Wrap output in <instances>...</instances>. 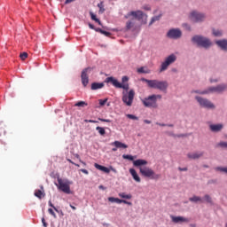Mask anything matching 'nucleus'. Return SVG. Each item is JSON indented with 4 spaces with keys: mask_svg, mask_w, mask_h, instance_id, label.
Wrapping results in <instances>:
<instances>
[{
    "mask_svg": "<svg viewBox=\"0 0 227 227\" xmlns=\"http://www.w3.org/2000/svg\"><path fill=\"white\" fill-rule=\"evenodd\" d=\"M88 106V103L84 101H78L76 104H74L75 107H86Z\"/></svg>",
    "mask_w": 227,
    "mask_h": 227,
    "instance_id": "7c9ffc66",
    "label": "nucleus"
},
{
    "mask_svg": "<svg viewBox=\"0 0 227 227\" xmlns=\"http://www.w3.org/2000/svg\"><path fill=\"white\" fill-rule=\"evenodd\" d=\"M89 27L90 29H94V31H97V27H95V26H93V24H91V23H89Z\"/></svg>",
    "mask_w": 227,
    "mask_h": 227,
    "instance_id": "8fccbe9b",
    "label": "nucleus"
},
{
    "mask_svg": "<svg viewBox=\"0 0 227 227\" xmlns=\"http://www.w3.org/2000/svg\"><path fill=\"white\" fill-rule=\"evenodd\" d=\"M85 123H98V121L84 120Z\"/></svg>",
    "mask_w": 227,
    "mask_h": 227,
    "instance_id": "a18cd8bd",
    "label": "nucleus"
},
{
    "mask_svg": "<svg viewBox=\"0 0 227 227\" xmlns=\"http://www.w3.org/2000/svg\"><path fill=\"white\" fill-rule=\"evenodd\" d=\"M91 72V67H87L82 71L81 79H82V84L86 88L90 82V77L88 76V74Z\"/></svg>",
    "mask_w": 227,
    "mask_h": 227,
    "instance_id": "9d476101",
    "label": "nucleus"
},
{
    "mask_svg": "<svg viewBox=\"0 0 227 227\" xmlns=\"http://www.w3.org/2000/svg\"><path fill=\"white\" fill-rule=\"evenodd\" d=\"M94 168H96V169H98L99 171H103L104 173H111V170L107 167H104L98 163L94 164Z\"/></svg>",
    "mask_w": 227,
    "mask_h": 227,
    "instance_id": "aec40b11",
    "label": "nucleus"
},
{
    "mask_svg": "<svg viewBox=\"0 0 227 227\" xmlns=\"http://www.w3.org/2000/svg\"><path fill=\"white\" fill-rule=\"evenodd\" d=\"M53 210H55V212H58V214H59V210L57 209V207H53Z\"/></svg>",
    "mask_w": 227,
    "mask_h": 227,
    "instance_id": "680f3d73",
    "label": "nucleus"
},
{
    "mask_svg": "<svg viewBox=\"0 0 227 227\" xmlns=\"http://www.w3.org/2000/svg\"><path fill=\"white\" fill-rule=\"evenodd\" d=\"M130 17H134V19H137V20H143V17H145V13L143 11H132L127 13V15L124 16L125 19H130Z\"/></svg>",
    "mask_w": 227,
    "mask_h": 227,
    "instance_id": "9b49d317",
    "label": "nucleus"
},
{
    "mask_svg": "<svg viewBox=\"0 0 227 227\" xmlns=\"http://www.w3.org/2000/svg\"><path fill=\"white\" fill-rule=\"evenodd\" d=\"M156 125H159L160 127H167V124L156 122Z\"/></svg>",
    "mask_w": 227,
    "mask_h": 227,
    "instance_id": "864d4df0",
    "label": "nucleus"
},
{
    "mask_svg": "<svg viewBox=\"0 0 227 227\" xmlns=\"http://www.w3.org/2000/svg\"><path fill=\"white\" fill-rule=\"evenodd\" d=\"M99 189L104 190V189H106V188L104 187V185H99Z\"/></svg>",
    "mask_w": 227,
    "mask_h": 227,
    "instance_id": "e2e57ef3",
    "label": "nucleus"
},
{
    "mask_svg": "<svg viewBox=\"0 0 227 227\" xmlns=\"http://www.w3.org/2000/svg\"><path fill=\"white\" fill-rule=\"evenodd\" d=\"M127 118H129V120H139V118L134 114H128Z\"/></svg>",
    "mask_w": 227,
    "mask_h": 227,
    "instance_id": "a19ab883",
    "label": "nucleus"
},
{
    "mask_svg": "<svg viewBox=\"0 0 227 227\" xmlns=\"http://www.w3.org/2000/svg\"><path fill=\"white\" fill-rule=\"evenodd\" d=\"M129 173L135 182H137L138 184L141 182V177H139V175H137V172L134 168H129Z\"/></svg>",
    "mask_w": 227,
    "mask_h": 227,
    "instance_id": "f3484780",
    "label": "nucleus"
},
{
    "mask_svg": "<svg viewBox=\"0 0 227 227\" xmlns=\"http://www.w3.org/2000/svg\"><path fill=\"white\" fill-rule=\"evenodd\" d=\"M216 171H222L223 173H227V168H221V167H217Z\"/></svg>",
    "mask_w": 227,
    "mask_h": 227,
    "instance_id": "79ce46f5",
    "label": "nucleus"
},
{
    "mask_svg": "<svg viewBox=\"0 0 227 227\" xmlns=\"http://www.w3.org/2000/svg\"><path fill=\"white\" fill-rule=\"evenodd\" d=\"M98 7L99 8V13H104V12H106V9L104 8V2L98 4Z\"/></svg>",
    "mask_w": 227,
    "mask_h": 227,
    "instance_id": "473e14b6",
    "label": "nucleus"
},
{
    "mask_svg": "<svg viewBox=\"0 0 227 227\" xmlns=\"http://www.w3.org/2000/svg\"><path fill=\"white\" fill-rule=\"evenodd\" d=\"M172 223H175L176 224H178V223H189V218H185L184 216H170Z\"/></svg>",
    "mask_w": 227,
    "mask_h": 227,
    "instance_id": "2eb2a0df",
    "label": "nucleus"
},
{
    "mask_svg": "<svg viewBox=\"0 0 227 227\" xmlns=\"http://www.w3.org/2000/svg\"><path fill=\"white\" fill-rule=\"evenodd\" d=\"M167 127H173V124H167Z\"/></svg>",
    "mask_w": 227,
    "mask_h": 227,
    "instance_id": "774afa93",
    "label": "nucleus"
},
{
    "mask_svg": "<svg viewBox=\"0 0 227 227\" xmlns=\"http://www.w3.org/2000/svg\"><path fill=\"white\" fill-rule=\"evenodd\" d=\"M90 14L92 20H95V22H98L99 26H102V22L97 18V15H95L93 12H90Z\"/></svg>",
    "mask_w": 227,
    "mask_h": 227,
    "instance_id": "cd10ccee",
    "label": "nucleus"
},
{
    "mask_svg": "<svg viewBox=\"0 0 227 227\" xmlns=\"http://www.w3.org/2000/svg\"><path fill=\"white\" fill-rule=\"evenodd\" d=\"M190 19L193 22H201V21L205 20V15L201 14L196 11H193L190 14Z\"/></svg>",
    "mask_w": 227,
    "mask_h": 227,
    "instance_id": "ddd939ff",
    "label": "nucleus"
},
{
    "mask_svg": "<svg viewBox=\"0 0 227 227\" xmlns=\"http://www.w3.org/2000/svg\"><path fill=\"white\" fill-rule=\"evenodd\" d=\"M58 189H59V191H62V192H65V194H70V192H72L70 191V186L72 185V184H74V182L68 180L67 178H58Z\"/></svg>",
    "mask_w": 227,
    "mask_h": 227,
    "instance_id": "39448f33",
    "label": "nucleus"
},
{
    "mask_svg": "<svg viewBox=\"0 0 227 227\" xmlns=\"http://www.w3.org/2000/svg\"><path fill=\"white\" fill-rule=\"evenodd\" d=\"M75 0H66L65 4H70V3H74Z\"/></svg>",
    "mask_w": 227,
    "mask_h": 227,
    "instance_id": "5fc2aeb1",
    "label": "nucleus"
},
{
    "mask_svg": "<svg viewBox=\"0 0 227 227\" xmlns=\"http://www.w3.org/2000/svg\"><path fill=\"white\" fill-rule=\"evenodd\" d=\"M192 42L197 43L199 47H204V49H208L212 45L210 40L207 37H203L201 35H195L192 38Z\"/></svg>",
    "mask_w": 227,
    "mask_h": 227,
    "instance_id": "423d86ee",
    "label": "nucleus"
},
{
    "mask_svg": "<svg viewBox=\"0 0 227 227\" xmlns=\"http://www.w3.org/2000/svg\"><path fill=\"white\" fill-rule=\"evenodd\" d=\"M111 145L112 146H115L116 148H123L124 150L129 148V145H127V144L121 143L120 141H114Z\"/></svg>",
    "mask_w": 227,
    "mask_h": 227,
    "instance_id": "6ab92c4d",
    "label": "nucleus"
},
{
    "mask_svg": "<svg viewBox=\"0 0 227 227\" xmlns=\"http://www.w3.org/2000/svg\"><path fill=\"white\" fill-rule=\"evenodd\" d=\"M98 102H99V106H101V107H103V106H104L105 104H107V98L99 99Z\"/></svg>",
    "mask_w": 227,
    "mask_h": 227,
    "instance_id": "4c0bfd02",
    "label": "nucleus"
},
{
    "mask_svg": "<svg viewBox=\"0 0 227 227\" xmlns=\"http://www.w3.org/2000/svg\"><path fill=\"white\" fill-rule=\"evenodd\" d=\"M138 74H150L152 71L148 67H141L137 69Z\"/></svg>",
    "mask_w": 227,
    "mask_h": 227,
    "instance_id": "b1692460",
    "label": "nucleus"
},
{
    "mask_svg": "<svg viewBox=\"0 0 227 227\" xmlns=\"http://www.w3.org/2000/svg\"><path fill=\"white\" fill-rule=\"evenodd\" d=\"M105 82H111L113 86H114V88L124 90L122 91V102L123 104L128 106V107H130V106H132V102H134V97H136V91H134V90L132 89L129 91V83H121L113 76L107 77Z\"/></svg>",
    "mask_w": 227,
    "mask_h": 227,
    "instance_id": "f257e3e1",
    "label": "nucleus"
},
{
    "mask_svg": "<svg viewBox=\"0 0 227 227\" xmlns=\"http://www.w3.org/2000/svg\"><path fill=\"white\" fill-rule=\"evenodd\" d=\"M76 159H81V157L79 156V154H75Z\"/></svg>",
    "mask_w": 227,
    "mask_h": 227,
    "instance_id": "338daca9",
    "label": "nucleus"
},
{
    "mask_svg": "<svg viewBox=\"0 0 227 227\" xmlns=\"http://www.w3.org/2000/svg\"><path fill=\"white\" fill-rule=\"evenodd\" d=\"M213 35H214V36H222L223 32H221V30L213 29Z\"/></svg>",
    "mask_w": 227,
    "mask_h": 227,
    "instance_id": "f704fd0d",
    "label": "nucleus"
},
{
    "mask_svg": "<svg viewBox=\"0 0 227 227\" xmlns=\"http://www.w3.org/2000/svg\"><path fill=\"white\" fill-rule=\"evenodd\" d=\"M96 130H98V134H99L100 136H106V129H105L104 128H102V127H100V126H98V127L96 128Z\"/></svg>",
    "mask_w": 227,
    "mask_h": 227,
    "instance_id": "c756f323",
    "label": "nucleus"
},
{
    "mask_svg": "<svg viewBox=\"0 0 227 227\" xmlns=\"http://www.w3.org/2000/svg\"><path fill=\"white\" fill-rule=\"evenodd\" d=\"M183 27H184V29H186V31H191V26H189V24H187V23H184Z\"/></svg>",
    "mask_w": 227,
    "mask_h": 227,
    "instance_id": "c03bdc74",
    "label": "nucleus"
},
{
    "mask_svg": "<svg viewBox=\"0 0 227 227\" xmlns=\"http://www.w3.org/2000/svg\"><path fill=\"white\" fill-rule=\"evenodd\" d=\"M48 212L51 215H52V217H54V219L58 217V215H56V213H54V210L52 208H49Z\"/></svg>",
    "mask_w": 227,
    "mask_h": 227,
    "instance_id": "e433bc0d",
    "label": "nucleus"
},
{
    "mask_svg": "<svg viewBox=\"0 0 227 227\" xmlns=\"http://www.w3.org/2000/svg\"><path fill=\"white\" fill-rule=\"evenodd\" d=\"M160 98H162L160 94H153L142 99V104L145 106V107H152L153 109H157V107H159L157 100H160Z\"/></svg>",
    "mask_w": 227,
    "mask_h": 227,
    "instance_id": "20e7f679",
    "label": "nucleus"
},
{
    "mask_svg": "<svg viewBox=\"0 0 227 227\" xmlns=\"http://www.w3.org/2000/svg\"><path fill=\"white\" fill-rule=\"evenodd\" d=\"M143 10H145L146 12H150V10H152V8L150 7V5H144Z\"/></svg>",
    "mask_w": 227,
    "mask_h": 227,
    "instance_id": "de8ad7c7",
    "label": "nucleus"
},
{
    "mask_svg": "<svg viewBox=\"0 0 227 227\" xmlns=\"http://www.w3.org/2000/svg\"><path fill=\"white\" fill-rule=\"evenodd\" d=\"M195 100L199 102L200 107H204L205 109H215V105L205 98L196 96Z\"/></svg>",
    "mask_w": 227,
    "mask_h": 227,
    "instance_id": "6e6552de",
    "label": "nucleus"
},
{
    "mask_svg": "<svg viewBox=\"0 0 227 227\" xmlns=\"http://www.w3.org/2000/svg\"><path fill=\"white\" fill-rule=\"evenodd\" d=\"M35 196L36 198H39V200H42V196H43V192H42V190H36L35 192Z\"/></svg>",
    "mask_w": 227,
    "mask_h": 227,
    "instance_id": "2f4dec72",
    "label": "nucleus"
},
{
    "mask_svg": "<svg viewBox=\"0 0 227 227\" xmlns=\"http://www.w3.org/2000/svg\"><path fill=\"white\" fill-rule=\"evenodd\" d=\"M67 162H70V164H75V162H74L72 160L70 159H67Z\"/></svg>",
    "mask_w": 227,
    "mask_h": 227,
    "instance_id": "13d9d810",
    "label": "nucleus"
},
{
    "mask_svg": "<svg viewBox=\"0 0 227 227\" xmlns=\"http://www.w3.org/2000/svg\"><path fill=\"white\" fill-rule=\"evenodd\" d=\"M48 205H49V207H51V208L55 207L54 204H52V201H51V200H49Z\"/></svg>",
    "mask_w": 227,
    "mask_h": 227,
    "instance_id": "603ef678",
    "label": "nucleus"
},
{
    "mask_svg": "<svg viewBox=\"0 0 227 227\" xmlns=\"http://www.w3.org/2000/svg\"><path fill=\"white\" fill-rule=\"evenodd\" d=\"M167 36L173 40H178V38H181L182 36V31L178 28H172L168 32Z\"/></svg>",
    "mask_w": 227,
    "mask_h": 227,
    "instance_id": "f8f14e48",
    "label": "nucleus"
},
{
    "mask_svg": "<svg viewBox=\"0 0 227 227\" xmlns=\"http://www.w3.org/2000/svg\"><path fill=\"white\" fill-rule=\"evenodd\" d=\"M144 122L146 123L147 125H150V123H152V121L144 120Z\"/></svg>",
    "mask_w": 227,
    "mask_h": 227,
    "instance_id": "6e6d98bb",
    "label": "nucleus"
},
{
    "mask_svg": "<svg viewBox=\"0 0 227 227\" xmlns=\"http://www.w3.org/2000/svg\"><path fill=\"white\" fill-rule=\"evenodd\" d=\"M80 171L82 173H84V175H90V172L87 169H85V168H82V169H80Z\"/></svg>",
    "mask_w": 227,
    "mask_h": 227,
    "instance_id": "09e8293b",
    "label": "nucleus"
},
{
    "mask_svg": "<svg viewBox=\"0 0 227 227\" xmlns=\"http://www.w3.org/2000/svg\"><path fill=\"white\" fill-rule=\"evenodd\" d=\"M103 87H104V83L103 82H93L91 84V90H102Z\"/></svg>",
    "mask_w": 227,
    "mask_h": 227,
    "instance_id": "4be33fe9",
    "label": "nucleus"
},
{
    "mask_svg": "<svg viewBox=\"0 0 227 227\" xmlns=\"http://www.w3.org/2000/svg\"><path fill=\"white\" fill-rule=\"evenodd\" d=\"M143 82H146L149 88L153 90H159L160 91H163L166 93L168 91V87L169 84L166 81H159V80H148L145 78L142 79Z\"/></svg>",
    "mask_w": 227,
    "mask_h": 227,
    "instance_id": "7ed1b4c3",
    "label": "nucleus"
},
{
    "mask_svg": "<svg viewBox=\"0 0 227 227\" xmlns=\"http://www.w3.org/2000/svg\"><path fill=\"white\" fill-rule=\"evenodd\" d=\"M135 22L133 20H129L126 23V29L129 31V29H132V27H134L135 26Z\"/></svg>",
    "mask_w": 227,
    "mask_h": 227,
    "instance_id": "bb28decb",
    "label": "nucleus"
},
{
    "mask_svg": "<svg viewBox=\"0 0 227 227\" xmlns=\"http://www.w3.org/2000/svg\"><path fill=\"white\" fill-rule=\"evenodd\" d=\"M204 200L207 203H209L210 205H212L213 201H212V197H210V195L206 194L204 196Z\"/></svg>",
    "mask_w": 227,
    "mask_h": 227,
    "instance_id": "72a5a7b5",
    "label": "nucleus"
},
{
    "mask_svg": "<svg viewBox=\"0 0 227 227\" xmlns=\"http://www.w3.org/2000/svg\"><path fill=\"white\" fill-rule=\"evenodd\" d=\"M218 146H221L222 148H227V142H220Z\"/></svg>",
    "mask_w": 227,
    "mask_h": 227,
    "instance_id": "37998d69",
    "label": "nucleus"
},
{
    "mask_svg": "<svg viewBox=\"0 0 227 227\" xmlns=\"http://www.w3.org/2000/svg\"><path fill=\"white\" fill-rule=\"evenodd\" d=\"M99 121H105L106 123H111V120L109 119H102V118H98Z\"/></svg>",
    "mask_w": 227,
    "mask_h": 227,
    "instance_id": "49530a36",
    "label": "nucleus"
},
{
    "mask_svg": "<svg viewBox=\"0 0 227 227\" xmlns=\"http://www.w3.org/2000/svg\"><path fill=\"white\" fill-rule=\"evenodd\" d=\"M189 201H192V203H203V199H201V197L193 196L189 199Z\"/></svg>",
    "mask_w": 227,
    "mask_h": 227,
    "instance_id": "5701e85b",
    "label": "nucleus"
},
{
    "mask_svg": "<svg viewBox=\"0 0 227 227\" xmlns=\"http://www.w3.org/2000/svg\"><path fill=\"white\" fill-rule=\"evenodd\" d=\"M20 58L24 61L27 58V52L20 53Z\"/></svg>",
    "mask_w": 227,
    "mask_h": 227,
    "instance_id": "ea45409f",
    "label": "nucleus"
},
{
    "mask_svg": "<svg viewBox=\"0 0 227 227\" xmlns=\"http://www.w3.org/2000/svg\"><path fill=\"white\" fill-rule=\"evenodd\" d=\"M176 137H184V135H177Z\"/></svg>",
    "mask_w": 227,
    "mask_h": 227,
    "instance_id": "69168bd1",
    "label": "nucleus"
},
{
    "mask_svg": "<svg viewBox=\"0 0 227 227\" xmlns=\"http://www.w3.org/2000/svg\"><path fill=\"white\" fill-rule=\"evenodd\" d=\"M176 61V55L171 54L168 57L165 59V61L161 63L160 66V72H164L165 70H168V67L169 65H173Z\"/></svg>",
    "mask_w": 227,
    "mask_h": 227,
    "instance_id": "1a4fd4ad",
    "label": "nucleus"
},
{
    "mask_svg": "<svg viewBox=\"0 0 227 227\" xmlns=\"http://www.w3.org/2000/svg\"><path fill=\"white\" fill-rule=\"evenodd\" d=\"M43 226L47 227L49 226L48 223H45V218H42Z\"/></svg>",
    "mask_w": 227,
    "mask_h": 227,
    "instance_id": "3c124183",
    "label": "nucleus"
},
{
    "mask_svg": "<svg viewBox=\"0 0 227 227\" xmlns=\"http://www.w3.org/2000/svg\"><path fill=\"white\" fill-rule=\"evenodd\" d=\"M97 33H100L101 35H104L105 36H111V33L107 32L106 30H103L102 28H96Z\"/></svg>",
    "mask_w": 227,
    "mask_h": 227,
    "instance_id": "a878e982",
    "label": "nucleus"
},
{
    "mask_svg": "<svg viewBox=\"0 0 227 227\" xmlns=\"http://www.w3.org/2000/svg\"><path fill=\"white\" fill-rule=\"evenodd\" d=\"M179 171H187V168H179Z\"/></svg>",
    "mask_w": 227,
    "mask_h": 227,
    "instance_id": "4d7b16f0",
    "label": "nucleus"
},
{
    "mask_svg": "<svg viewBox=\"0 0 227 227\" xmlns=\"http://www.w3.org/2000/svg\"><path fill=\"white\" fill-rule=\"evenodd\" d=\"M80 162H82L83 164V166H86V162L82 161L80 160Z\"/></svg>",
    "mask_w": 227,
    "mask_h": 227,
    "instance_id": "0e129e2a",
    "label": "nucleus"
},
{
    "mask_svg": "<svg viewBox=\"0 0 227 227\" xmlns=\"http://www.w3.org/2000/svg\"><path fill=\"white\" fill-rule=\"evenodd\" d=\"M205 155V153L203 152H197V153H189L187 154L188 159H191L192 160H196L198 159H201Z\"/></svg>",
    "mask_w": 227,
    "mask_h": 227,
    "instance_id": "4468645a",
    "label": "nucleus"
},
{
    "mask_svg": "<svg viewBox=\"0 0 227 227\" xmlns=\"http://www.w3.org/2000/svg\"><path fill=\"white\" fill-rule=\"evenodd\" d=\"M215 43L222 49V51H227V40H219L216 41Z\"/></svg>",
    "mask_w": 227,
    "mask_h": 227,
    "instance_id": "a211bd4d",
    "label": "nucleus"
},
{
    "mask_svg": "<svg viewBox=\"0 0 227 227\" xmlns=\"http://www.w3.org/2000/svg\"><path fill=\"white\" fill-rule=\"evenodd\" d=\"M122 159H127L128 160H134V156L129 154H123Z\"/></svg>",
    "mask_w": 227,
    "mask_h": 227,
    "instance_id": "c9c22d12",
    "label": "nucleus"
},
{
    "mask_svg": "<svg viewBox=\"0 0 227 227\" xmlns=\"http://www.w3.org/2000/svg\"><path fill=\"white\" fill-rule=\"evenodd\" d=\"M119 197L123 200H132V194H126L125 192H120Z\"/></svg>",
    "mask_w": 227,
    "mask_h": 227,
    "instance_id": "393cba45",
    "label": "nucleus"
},
{
    "mask_svg": "<svg viewBox=\"0 0 227 227\" xmlns=\"http://www.w3.org/2000/svg\"><path fill=\"white\" fill-rule=\"evenodd\" d=\"M121 84H127L129 82V77L128 76H122L121 78Z\"/></svg>",
    "mask_w": 227,
    "mask_h": 227,
    "instance_id": "58836bf2",
    "label": "nucleus"
},
{
    "mask_svg": "<svg viewBox=\"0 0 227 227\" xmlns=\"http://www.w3.org/2000/svg\"><path fill=\"white\" fill-rule=\"evenodd\" d=\"M108 201H110V203H118V204L124 203V205L132 206V202H129L125 200H120V199L114 198V197H109Z\"/></svg>",
    "mask_w": 227,
    "mask_h": 227,
    "instance_id": "dca6fc26",
    "label": "nucleus"
},
{
    "mask_svg": "<svg viewBox=\"0 0 227 227\" xmlns=\"http://www.w3.org/2000/svg\"><path fill=\"white\" fill-rule=\"evenodd\" d=\"M148 165V160L138 159L133 160V166L135 168H139V173L144 178H149L150 180H159L160 178V174H156L153 169L150 167H146Z\"/></svg>",
    "mask_w": 227,
    "mask_h": 227,
    "instance_id": "f03ea898",
    "label": "nucleus"
},
{
    "mask_svg": "<svg viewBox=\"0 0 227 227\" xmlns=\"http://www.w3.org/2000/svg\"><path fill=\"white\" fill-rule=\"evenodd\" d=\"M209 127H210V130H212V132H220V130L223 129L222 124H211Z\"/></svg>",
    "mask_w": 227,
    "mask_h": 227,
    "instance_id": "412c9836",
    "label": "nucleus"
},
{
    "mask_svg": "<svg viewBox=\"0 0 227 227\" xmlns=\"http://www.w3.org/2000/svg\"><path fill=\"white\" fill-rule=\"evenodd\" d=\"M160 17H162V14L153 17L149 23V26H152V24H153V22H157V20H160Z\"/></svg>",
    "mask_w": 227,
    "mask_h": 227,
    "instance_id": "c85d7f7f",
    "label": "nucleus"
},
{
    "mask_svg": "<svg viewBox=\"0 0 227 227\" xmlns=\"http://www.w3.org/2000/svg\"><path fill=\"white\" fill-rule=\"evenodd\" d=\"M70 207L72 208V210H77V207H75L73 206V205H70Z\"/></svg>",
    "mask_w": 227,
    "mask_h": 227,
    "instance_id": "bf43d9fd",
    "label": "nucleus"
},
{
    "mask_svg": "<svg viewBox=\"0 0 227 227\" xmlns=\"http://www.w3.org/2000/svg\"><path fill=\"white\" fill-rule=\"evenodd\" d=\"M112 152H118V148H116V146L114 147V148L112 149Z\"/></svg>",
    "mask_w": 227,
    "mask_h": 227,
    "instance_id": "052dcab7",
    "label": "nucleus"
},
{
    "mask_svg": "<svg viewBox=\"0 0 227 227\" xmlns=\"http://www.w3.org/2000/svg\"><path fill=\"white\" fill-rule=\"evenodd\" d=\"M227 89L226 84L218 85L216 87H210L207 90H192V93H198L199 95H207L210 92L221 93Z\"/></svg>",
    "mask_w": 227,
    "mask_h": 227,
    "instance_id": "0eeeda50",
    "label": "nucleus"
}]
</instances>
